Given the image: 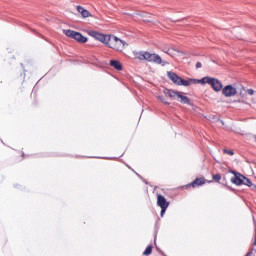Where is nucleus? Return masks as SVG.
<instances>
[{
  "label": "nucleus",
  "mask_w": 256,
  "mask_h": 256,
  "mask_svg": "<svg viewBox=\"0 0 256 256\" xmlns=\"http://www.w3.org/2000/svg\"><path fill=\"white\" fill-rule=\"evenodd\" d=\"M87 33L90 37H93L96 41H100V43L107 45L110 49H114V51H124L125 47L129 45L127 42L115 35L101 34L95 30H88Z\"/></svg>",
  "instance_id": "1"
},
{
  "label": "nucleus",
  "mask_w": 256,
  "mask_h": 256,
  "mask_svg": "<svg viewBox=\"0 0 256 256\" xmlns=\"http://www.w3.org/2000/svg\"><path fill=\"white\" fill-rule=\"evenodd\" d=\"M164 95L166 97H169L170 99H176L180 103H183L184 105H190L195 109V106L191 103V100L187 96H183V92H177L173 89H164L163 91Z\"/></svg>",
  "instance_id": "2"
},
{
  "label": "nucleus",
  "mask_w": 256,
  "mask_h": 256,
  "mask_svg": "<svg viewBox=\"0 0 256 256\" xmlns=\"http://www.w3.org/2000/svg\"><path fill=\"white\" fill-rule=\"evenodd\" d=\"M138 59L140 61H149L150 63H156L157 65H167V62H164L159 54H151L149 52H139Z\"/></svg>",
  "instance_id": "3"
},
{
  "label": "nucleus",
  "mask_w": 256,
  "mask_h": 256,
  "mask_svg": "<svg viewBox=\"0 0 256 256\" xmlns=\"http://www.w3.org/2000/svg\"><path fill=\"white\" fill-rule=\"evenodd\" d=\"M64 35L70 39H75L78 43H87V37L83 36L80 32L74 30H63Z\"/></svg>",
  "instance_id": "4"
},
{
  "label": "nucleus",
  "mask_w": 256,
  "mask_h": 256,
  "mask_svg": "<svg viewBox=\"0 0 256 256\" xmlns=\"http://www.w3.org/2000/svg\"><path fill=\"white\" fill-rule=\"evenodd\" d=\"M206 85H211L212 89L216 91V93L223 91V83H221L217 78L206 76Z\"/></svg>",
  "instance_id": "5"
},
{
  "label": "nucleus",
  "mask_w": 256,
  "mask_h": 256,
  "mask_svg": "<svg viewBox=\"0 0 256 256\" xmlns=\"http://www.w3.org/2000/svg\"><path fill=\"white\" fill-rule=\"evenodd\" d=\"M222 95L224 97H235L237 95V88L233 85H227L222 88Z\"/></svg>",
  "instance_id": "6"
},
{
  "label": "nucleus",
  "mask_w": 256,
  "mask_h": 256,
  "mask_svg": "<svg viewBox=\"0 0 256 256\" xmlns=\"http://www.w3.org/2000/svg\"><path fill=\"white\" fill-rule=\"evenodd\" d=\"M157 205L160 208H169V202L167 201V199L165 198V196L158 194L157 195Z\"/></svg>",
  "instance_id": "7"
},
{
  "label": "nucleus",
  "mask_w": 256,
  "mask_h": 256,
  "mask_svg": "<svg viewBox=\"0 0 256 256\" xmlns=\"http://www.w3.org/2000/svg\"><path fill=\"white\" fill-rule=\"evenodd\" d=\"M164 53H167L170 57H181L183 55V52L175 48H168L167 50H164Z\"/></svg>",
  "instance_id": "8"
},
{
  "label": "nucleus",
  "mask_w": 256,
  "mask_h": 256,
  "mask_svg": "<svg viewBox=\"0 0 256 256\" xmlns=\"http://www.w3.org/2000/svg\"><path fill=\"white\" fill-rule=\"evenodd\" d=\"M245 176L241 175L240 173H235V176L231 179L234 185H243V179Z\"/></svg>",
  "instance_id": "9"
},
{
  "label": "nucleus",
  "mask_w": 256,
  "mask_h": 256,
  "mask_svg": "<svg viewBox=\"0 0 256 256\" xmlns=\"http://www.w3.org/2000/svg\"><path fill=\"white\" fill-rule=\"evenodd\" d=\"M167 76L169 77V79H170L175 85H179V83H180V81H181V77H179L176 73L167 72Z\"/></svg>",
  "instance_id": "10"
},
{
  "label": "nucleus",
  "mask_w": 256,
  "mask_h": 256,
  "mask_svg": "<svg viewBox=\"0 0 256 256\" xmlns=\"http://www.w3.org/2000/svg\"><path fill=\"white\" fill-rule=\"evenodd\" d=\"M77 11L82 15L84 19H87V17H91V12L89 10L83 8L82 6H77Z\"/></svg>",
  "instance_id": "11"
},
{
  "label": "nucleus",
  "mask_w": 256,
  "mask_h": 256,
  "mask_svg": "<svg viewBox=\"0 0 256 256\" xmlns=\"http://www.w3.org/2000/svg\"><path fill=\"white\" fill-rule=\"evenodd\" d=\"M205 185L204 178H196L191 184H188L187 187H199Z\"/></svg>",
  "instance_id": "12"
},
{
  "label": "nucleus",
  "mask_w": 256,
  "mask_h": 256,
  "mask_svg": "<svg viewBox=\"0 0 256 256\" xmlns=\"http://www.w3.org/2000/svg\"><path fill=\"white\" fill-rule=\"evenodd\" d=\"M207 77H203L202 79H190V85H206Z\"/></svg>",
  "instance_id": "13"
},
{
  "label": "nucleus",
  "mask_w": 256,
  "mask_h": 256,
  "mask_svg": "<svg viewBox=\"0 0 256 256\" xmlns=\"http://www.w3.org/2000/svg\"><path fill=\"white\" fill-rule=\"evenodd\" d=\"M111 67H114L117 71H122L123 66L121 65V62L119 60H111L110 61Z\"/></svg>",
  "instance_id": "14"
},
{
  "label": "nucleus",
  "mask_w": 256,
  "mask_h": 256,
  "mask_svg": "<svg viewBox=\"0 0 256 256\" xmlns=\"http://www.w3.org/2000/svg\"><path fill=\"white\" fill-rule=\"evenodd\" d=\"M242 185H246L247 187H252L253 190L256 189V185H254L253 182H251V180H249V178L245 176L242 180Z\"/></svg>",
  "instance_id": "15"
},
{
  "label": "nucleus",
  "mask_w": 256,
  "mask_h": 256,
  "mask_svg": "<svg viewBox=\"0 0 256 256\" xmlns=\"http://www.w3.org/2000/svg\"><path fill=\"white\" fill-rule=\"evenodd\" d=\"M189 85H191L190 79L183 80V78H180L178 86L189 87Z\"/></svg>",
  "instance_id": "16"
},
{
  "label": "nucleus",
  "mask_w": 256,
  "mask_h": 256,
  "mask_svg": "<svg viewBox=\"0 0 256 256\" xmlns=\"http://www.w3.org/2000/svg\"><path fill=\"white\" fill-rule=\"evenodd\" d=\"M157 99L161 101L164 105H170V103L167 101V99L163 96H157Z\"/></svg>",
  "instance_id": "17"
},
{
  "label": "nucleus",
  "mask_w": 256,
  "mask_h": 256,
  "mask_svg": "<svg viewBox=\"0 0 256 256\" xmlns=\"http://www.w3.org/2000/svg\"><path fill=\"white\" fill-rule=\"evenodd\" d=\"M152 251H153V246H148L143 252V255H151Z\"/></svg>",
  "instance_id": "18"
},
{
  "label": "nucleus",
  "mask_w": 256,
  "mask_h": 256,
  "mask_svg": "<svg viewBox=\"0 0 256 256\" xmlns=\"http://www.w3.org/2000/svg\"><path fill=\"white\" fill-rule=\"evenodd\" d=\"M212 179L214 181H216L217 183H219V181H221V174H215L212 176Z\"/></svg>",
  "instance_id": "19"
},
{
  "label": "nucleus",
  "mask_w": 256,
  "mask_h": 256,
  "mask_svg": "<svg viewBox=\"0 0 256 256\" xmlns=\"http://www.w3.org/2000/svg\"><path fill=\"white\" fill-rule=\"evenodd\" d=\"M223 153H226L227 155H231V156L235 155V152H233V150L224 149Z\"/></svg>",
  "instance_id": "20"
},
{
  "label": "nucleus",
  "mask_w": 256,
  "mask_h": 256,
  "mask_svg": "<svg viewBox=\"0 0 256 256\" xmlns=\"http://www.w3.org/2000/svg\"><path fill=\"white\" fill-rule=\"evenodd\" d=\"M248 105H256V93L254 94V97L251 98V103H248Z\"/></svg>",
  "instance_id": "21"
},
{
  "label": "nucleus",
  "mask_w": 256,
  "mask_h": 256,
  "mask_svg": "<svg viewBox=\"0 0 256 256\" xmlns=\"http://www.w3.org/2000/svg\"><path fill=\"white\" fill-rule=\"evenodd\" d=\"M160 209H161L160 216L163 217L168 208L163 207V208H160Z\"/></svg>",
  "instance_id": "22"
},
{
  "label": "nucleus",
  "mask_w": 256,
  "mask_h": 256,
  "mask_svg": "<svg viewBox=\"0 0 256 256\" xmlns=\"http://www.w3.org/2000/svg\"><path fill=\"white\" fill-rule=\"evenodd\" d=\"M246 93H248V95H255V90H253V89H248L247 91H246Z\"/></svg>",
  "instance_id": "23"
},
{
  "label": "nucleus",
  "mask_w": 256,
  "mask_h": 256,
  "mask_svg": "<svg viewBox=\"0 0 256 256\" xmlns=\"http://www.w3.org/2000/svg\"><path fill=\"white\" fill-rule=\"evenodd\" d=\"M201 66H202V65H201V62H197V63H196V69H201Z\"/></svg>",
  "instance_id": "24"
},
{
  "label": "nucleus",
  "mask_w": 256,
  "mask_h": 256,
  "mask_svg": "<svg viewBox=\"0 0 256 256\" xmlns=\"http://www.w3.org/2000/svg\"><path fill=\"white\" fill-rule=\"evenodd\" d=\"M144 21H151V20H149V19H144Z\"/></svg>",
  "instance_id": "25"
},
{
  "label": "nucleus",
  "mask_w": 256,
  "mask_h": 256,
  "mask_svg": "<svg viewBox=\"0 0 256 256\" xmlns=\"http://www.w3.org/2000/svg\"><path fill=\"white\" fill-rule=\"evenodd\" d=\"M219 123H221L223 125V121H219Z\"/></svg>",
  "instance_id": "26"
}]
</instances>
